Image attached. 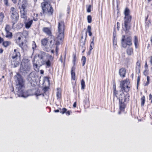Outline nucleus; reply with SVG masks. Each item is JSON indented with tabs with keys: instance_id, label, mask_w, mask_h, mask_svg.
<instances>
[{
	"instance_id": "obj_48",
	"label": "nucleus",
	"mask_w": 152,
	"mask_h": 152,
	"mask_svg": "<svg viewBox=\"0 0 152 152\" xmlns=\"http://www.w3.org/2000/svg\"><path fill=\"white\" fill-rule=\"evenodd\" d=\"M91 50H92L89 49V50L88 51L87 53V55H88L89 56L91 54Z\"/></svg>"
},
{
	"instance_id": "obj_61",
	"label": "nucleus",
	"mask_w": 152,
	"mask_h": 152,
	"mask_svg": "<svg viewBox=\"0 0 152 152\" xmlns=\"http://www.w3.org/2000/svg\"><path fill=\"white\" fill-rule=\"evenodd\" d=\"M18 25H20V26L21 27H22L23 26V24L21 23H18Z\"/></svg>"
},
{
	"instance_id": "obj_46",
	"label": "nucleus",
	"mask_w": 152,
	"mask_h": 152,
	"mask_svg": "<svg viewBox=\"0 0 152 152\" xmlns=\"http://www.w3.org/2000/svg\"><path fill=\"white\" fill-rule=\"evenodd\" d=\"M4 41V39L0 37V44L1 43H3Z\"/></svg>"
},
{
	"instance_id": "obj_29",
	"label": "nucleus",
	"mask_w": 152,
	"mask_h": 152,
	"mask_svg": "<svg viewBox=\"0 0 152 152\" xmlns=\"http://www.w3.org/2000/svg\"><path fill=\"white\" fill-rule=\"evenodd\" d=\"M91 26H90L88 25L87 27V31L89 33V35L90 36H91L92 35V33L91 31Z\"/></svg>"
},
{
	"instance_id": "obj_5",
	"label": "nucleus",
	"mask_w": 152,
	"mask_h": 152,
	"mask_svg": "<svg viewBox=\"0 0 152 152\" xmlns=\"http://www.w3.org/2000/svg\"><path fill=\"white\" fill-rule=\"evenodd\" d=\"M124 14V25L126 31H128L131 28V22L132 19V16L130 15V10L129 8H125Z\"/></svg>"
},
{
	"instance_id": "obj_24",
	"label": "nucleus",
	"mask_w": 152,
	"mask_h": 152,
	"mask_svg": "<svg viewBox=\"0 0 152 152\" xmlns=\"http://www.w3.org/2000/svg\"><path fill=\"white\" fill-rule=\"evenodd\" d=\"M6 37L10 39H11L13 36L12 32H10V31H6Z\"/></svg>"
},
{
	"instance_id": "obj_47",
	"label": "nucleus",
	"mask_w": 152,
	"mask_h": 152,
	"mask_svg": "<svg viewBox=\"0 0 152 152\" xmlns=\"http://www.w3.org/2000/svg\"><path fill=\"white\" fill-rule=\"evenodd\" d=\"M149 99L150 100L151 99V102L152 103V95L151 94L149 95Z\"/></svg>"
},
{
	"instance_id": "obj_63",
	"label": "nucleus",
	"mask_w": 152,
	"mask_h": 152,
	"mask_svg": "<svg viewBox=\"0 0 152 152\" xmlns=\"http://www.w3.org/2000/svg\"><path fill=\"white\" fill-rule=\"evenodd\" d=\"M51 52L52 53H53L54 52V50H51Z\"/></svg>"
},
{
	"instance_id": "obj_28",
	"label": "nucleus",
	"mask_w": 152,
	"mask_h": 152,
	"mask_svg": "<svg viewBox=\"0 0 152 152\" xmlns=\"http://www.w3.org/2000/svg\"><path fill=\"white\" fill-rule=\"evenodd\" d=\"M49 89H50V88L48 87L45 86V87H44L43 89V90L44 91V92L42 94V95L43 96H44L45 94H46V93H45L47 91H48Z\"/></svg>"
},
{
	"instance_id": "obj_17",
	"label": "nucleus",
	"mask_w": 152,
	"mask_h": 152,
	"mask_svg": "<svg viewBox=\"0 0 152 152\" xmlns=\"http://www.w3.org/2000/svg\"><path fill=\"white\" fill-rule=\"evenodd\" d=\"M27 10H21L20 11L21 17L25 20H26L27 18Z\"/></svg>"
},
{
	"instance_id": "obj_26",
	"label": "nucleus",
	"mask_w": 152,
	"mask_h": 152,
	"mask_svg": "<svg viewBox=\"0 0 152 152\" xmlns=\"http://www.w3.org/2000/svg\"><path fill=\"white\" fill-rule=\"evenodd\" d=\"M4 18V13L2 12H1L0 13V25L2 24Z\"/></svg>"
},
{
	"instance_id": "obj_14",
	"label": "nucleus",
	"mask_w": 152,
	"mask_h": 152,
	"mask_svg": "<svg viewBox=\"0 0 152 152\" xmlns=\"http://www.w3.org/2000/svg\"><path fill=\"white\" fill-rule=\"evenodd\" d=\"M126 72V70L124 68H121L119 70V74L120 77L122 78H124L125 77Z\"/></svg>"
},
{
	"instance_id": "obj_19",
	"label": "nucleus",
	"mask_w": 152,
	"mask_h": 152,
	"mask_svg": "<svg viewBox=\"0 0 152 152\" xmlns=\"http://www.w3.org/2000/svg\"><path fill=\"white\" fill-rule=\"evenodd\" d=\"M134 42L135 45V48L137 49L139 45V42L137 37L135 36L134 37Z\"/></svg>"
},
{
	"instance_id": "obj_21",
	"label": "nucleus",
	"mask_w": 152,
	"mask_h": 152,
	"mask_svg": "<svg viewBox=\"0 0 152 152\" xmlns=\"http://www.w3.org/2000/svg\"><path fill=\"white\" fill-rule=\"evenodd\" d=\"M11 42L10 41H4L2 43V45L5 48H7L11 45Z\"/></svg>"
},
{
	"instance_id": "obj_12",
	"label": "nucleus",
	"mask_w": 152,
	"mask_h": 152,
	"mask_svg": "<svg viewBox=\"0 0 152 152\" xmlns=\"http://www.w3.org/2000/svg\"><path fill=\"white\" fill-rule=\"evenodd\" d=\"M18 4L21 10H27L26 8L28 4L26 0H19Z\"/></svg>"
},
{
	"instance_id": "obj_41",
	"label": "nucleus",
	"mask_w": 152,
	"mask_h": 152,
	"mask_svg": "<svg viewBox=\"0 0 152 152\" xmlns=\"http://www.w3.org/2000/svg\"><path fill=\"white\" fill-rule=\"evenodd\" d=\"M44 1L42 2H46L47 4L51 3L52 2V0H43Z\"/></svg>"
},
{
	"instance_id": "obj_8",
	"label": "nucleus",
	"mask_w": 152,
	"mask_h": 152,
	"mask_svg": "<svg viewBox=\"0 0 152 152\" xmlns=\"http://www.w3.org/2000/svg\"><path fill=\"white\" fill-rule=\"evenodd\" d=\"M121 45L123 47L126 48L127 45L131 46L132 45V37L128 36L126 38L125 37V36L123 35L121 40Z\"/></svg>"
},
{
	"instance_id": "obj_44",
	"label": "nucleus",
	"mask_w": 152,
	"mask_h": 152,
	"mask_svg": "<svg viewBox=\"0 0 152 152\" xmlns=\"http://www.w3.org/2000/svg\"><path fill=\"white\" fill-rule=\"evenodd\" d=\"M140 76H138L137 77V85H138L140 81Z\"/></svg>"
},
{
	"instance_id": "obj_37",
	"label": "nucleus",
	"mask_w": 152,
	"mask_h": 152,
	"mask_svg": "<svg viewBox=\"0 0 152 152\" xmlns=\"http://www.w3.org/2000/svg\"><path fill=\"white\" fill-rule=\"evenodd\" d=\"M94 43H92V42H91L90 45V47H89V49L92 50L94 47Z\"/></svg>"
},
{
	"instance_id": "obj_1",
	"label": "nucleus",
	"mask_w": 152,
	"mask_h": 152,
	"mask_svg": "<svg viewBox=\"0 0 152 152\" xmlns=\"http://www.w3.org/2000/svg\"><path fill=\"white\" fill-rule=\"evenodd\" d=\"M113 97L114 98L116 97L118 98L120 110L121 112H124V111L127 104L129 101L130 96L129 92L131 87L130 81L129 80L127 79L121 81L120 87L121 90L122 92L119 95L118 97L117 96L118 91L116 90L115 83L113 84Z\"/></svg>"
},
{
	"instance_id": "obj_7",
	"label": "nucleus",
	"mask_w": 152,
	"mask_h": 152,
	"mask_svg": "<svg viewBox=\"0 0 152 152\" xmlns=\"http://www.w3.org/2000/svg\"><path fill=\"white\" fill-rule=\"evenodd\" d=\"M50 4L46 2H42L41 4L43 13L47 14L49 16L52 15L53 12V9Z\"/></svg>"
},
{
	"instance_id": "obj_25",
	"label": "nucleus",
	"mask_w": 152,
	"mask_h": 152,
	"mask_svg": "<svg viewBox=\"0 0 152 152\" xmlns=\"http://www.w3.org/2000/svg\"><path fill=\"white\" fill-rule=\"evenodd\" d=\"M113 47L115 48H116L117 47V41L116 39L115 36H114L113 37Z\"/></svg>"
},
{
	"instance_id": "obj_36",
	"label": "nucleus",
	"mask_w": 152,
	"mask_h": 152,
	"mask_svg": "<svg viewBox=\"0 0 152 152\" xmlns=\"http://www.w3.org/2000/svg\"><path fill=\"white\" fill-rule=\"evenodd\" d=\"M145 27L147 28H148L149 25L151 24V22L150 20H148V21H147L145 22Z\"/></svg>"
},
{
	"instance_id": "obj_30",
	"label": "nucleus",
	"mask_w": 152,
	"mask_h": 152,
	"mask_svg": "<svg viewBox=\"0 0 152 152\" xmlns=\"http://www.w3.org/2000/svg\"><path fill=\"white\" fill-rule=\"evenodd\" d=\"M81 89H84L85 88V84L84 80L82 79L81 80Z\"/></svg>"
},
{
	"instance_id": "obj_57",
	"label": "nucleus",
	"mask_w": 152,
	"mask_h": 152,
	"mask_svg": "<svg viewBox=\"0 0 152 152\" xmlns=\"http://www.w3.org/2000/svg\"><path fill=\"white\" fill-rule=\"evenodd\" d=\"M147 80L148 81H149H149H150V77L149 76H147Z\"/></svg>"
},
{
	"instance_id": "obj_56",
	"label": "nucleus",
	"mask_w": 152,
	"mask_h": 152,
	"mask_svg": "<svg viewBox=\"0 0 152 152\" xmlns=\"http://www.w3.org/2000/svg\"><path fill=\"white\" fill-rule=\"evenodd\" d=\"M54 112L55 113H58L60 111L59 110H54Z\"/></svg>"
},
{
	"instance_id": "obj_43",
	"label": "nucleus",
	"mask_w": 152,
	"mask_h": 152,
	"mask_svg": "<svg viewBox=\"0 0 152 152\" xmlns=\"http://www.w3.org/2000/svg\"><path fill=\"white\" fill-rule=\"evenodd\" d=\"M70 112L72 113V112L71 111L68 110V111H66V115H69L70 114Z\"/></svg>"
},
{
	"instance_id": "obj_59",
	"label": "nucleus",
	"mask_w": 152,
	"mask_h": 152,
	"mask_svg": "<svg viewBox=\"0 0 152 152\" xmlns=\"http://www.w3.org/2000/svg\"><path fill=\"white\" fill-rule=\"evenodd\" d=\"M3 51V50L1 48L0 49V54L2 53Z\"/></svg>"
},
{
	"instance_id": "obj_3",
	"label": "nucleus",
	"mask_w": 152,
	"mask_h": 152,
	"mask_svg": "<svg viewBox=\"0 0 152 152\" xmlns=\"http://www.w3.org/2000/svg\"><path fill=\"white\" fill-rule=\"evenodd\" d=\"M28 35V32L26 31H23L22 32H18L15 34V41L22 49H23L27 41L25 39L23 40L22 39H23V37L26 38Z\"/></svg>"
},
{
	"instance_id": "obj_11",
	"label": "nucleus",
	"mask_w": 152,
	"mask_h": 152,
	"mask_svg": "<svg viewBox=\"0 0 152 152\" xmlns=\"http://www.w3.org/2000/svg\"><path fill=\"white\" fill-rule=\"evenodd\" d=\"M21 69L23 72L27 73L30 70L31 66L28 63H22Z\"/></svg>"
},
{
	"instance_id": "obj_34",
	"label": "nucleus",
	"mask_w": 152,
	"mask_h": 152,
	"mask_svg": "<svg viewBox=\"0 0 152 152\" xmlns=\"http://www.w3.org/2000/svg\"><path fill=\"white\" fill-rule=\"evenodd\" d=\"M88 22L89 23H90L92 22V17L91 15H88L87 16Z\"/></svg>"
},
{
	"instance_id": "obj_31",
	"label": "nucleus",
	"mask_w": 152,
	"mask_h": 152,
	"mask_svg": "<svg viewBox=\"0 0 152 152\" xmlns=\"http://www.w3.org/2000/svg\"><path fill=\"white\" fill-rule=\"evenodd\" d=\"M81 61L82 62V66H83L85 65L86 61V58L85 56H82L81 59Z\"/></svg>"
},
{
	"instance_id": "obj_51",
	"label": "nucleus",
	"mask_w": 152,
	"mask_h": 152,
	"mask_svg": "<svg viewBox=\"0 0 152 152\" xmlns=\"http://www.w3.org/2000/svg\"><path fill=\"white\" fill-rule=\"evenodd\" d=\"M76 105H77V102H75L74 103V104H73V107L74 108H75L76 107Z\"/></svg>"
},
{
	"instance_id": "obj_62",
	"label": "nucleus",
	"mask_w": 152,
	"mask_h": 152,
	"mask_svg": "<svg viewBox=\"0 0 152 152\" xmlns=\"http://www.w3.org/2000/svg\"><path fill=\"white\" fill-rule=\"evenodd\" d=\"M41 54L42 55H45L46 53H45L44 52H41Z\"/></svg>"
},
{
	"instance_id": "obj_20",
	"label": "nucleus",
	"mask_w": 152,
	"mask_h": 152,
	"mask_svg": "<svg viewBox=\"0 0 152 152\" xmlns=\"http://www.w3.org/2000/svg\"><path fill=\"white\" fill-rule=\"evenodd\" d=\"M56 96L57 99H61V88H58L57 89Z\"/></svg>"
},
{
	"instance_id": "obj_55",
	"label": "nucleus",
	"mask_w": 152,
	"mask_h": 152,
	"mask_svg": "<svg viewBox=\"0 0 152 152\" xmlns=\"http://www.w3.org/2000/svg\"><path fill=\"white\" fill-rule=\"evenodd\" d=\"M150 62L151 64L152 65V56L150 57Z\"/></svg>"
},
{
	"instance_id": "obj_4",
	"label": "nucleus",
	"mask_w": 152,
	"mask_h": 152,
	"mask_svg": "<svg viewBox=\"0 0 152 152\" xmlns=\"http://www.w3.org/2000/svg\"><path fill=\"white\" fill-rule=\"evenodd\" d=\"M65 25L63 20L59 19L58 22V32L56 33V37L61 40H64Z\"/></svg>"
},
{
	"instance_id": "obj_32",
	"label": "nucleus",
	"mask_w": 152,
	"mask_h": 152,
	"mask_svg": "<svg viewBox=\"0 0 152 152\" xmlns=\"http://www.w3.org/2000/svg\"><path fill=\"white\" fill-rule=\"evenodd\" d=\"M11 30V28L9 25H6L5 27V31H10Z\"/></svg>"
},
{
	"instance_id": "obj_40",
	"label": "nucleus",
	"mask_w": 152,
	"mask_h": 152,
	"mask_svg": "<svg viewBox=\"0 0 152 152\" xmlns=\"http://www.w3.org/2000/svg\"><path fill=\"white\" fill-rule=\"evenodd\" d=\"M38 15L37 14H36V16L35 17H34L33 18V20L34 21H37L38 20Z\"/></svg>"
},
{
	"instance_id": "obj_45",
	"label": "nucleus",
	"mask_w": 152,
	"mask_h": 152,
	"mask_svg": "<svg viewBox=\"0 0 152 152\" xmlns=\"http://www.w3.org/2000/svg\"><path fill=\"white\" fill-rule=\"evenodd\" d=\"M117 30H119V28L120 26V23L119 22H117Z\"/></svg>"
},
{
	"instance_id": "obj_16",
	"label": "nucleus",
	"mask_w": 152,
	"mask_h": 152,
	"mask_svg": "<svg viewBox=\"0 0 152 152\" xmlns=\"http://www.w3.org/2000/svg\"><path fill=\"white\" fill-rule=\"evenodd\" d=\"M64 40H61L55 38L54 39V44L56 45V51H58L59 50L58 46L60 45V42H62Z\"/></svg>"
},
{
	"instance_id": "obj_39",
	"label": "nucleus",
	"mask_w": 152,
	"mask_h": 152,
	"mask_svg": "<svg viewBox=\"0 0 152 152\" xmlns=\"http://www.w3.org/2000/svg\"><path fill=\"white\" fill-rule=\"evenodd\" d=\"M33 66L34 69L35 70H39V69L38 68V65L37 64H33Z\"/></svg>"
},
{
	"instance_id": "obj_23",
	"label": "nucleus",
	"mask_w": 152,
	"mask_h": 152,
	"mask_svg": "<svg viewBox=\"0 0 152 152\" xmlns=\"http://www.w3.org/2000/svg\"><path fill=\"white\" fill-rule=\"evenodd\" d=\"M33 20H31L28 22L25 23V27L26 28H29L33 23Z\"/></svg>"
},
{
	"instance_id": "obj_38",
	"label": "nucleus",
	"mask_w": 152,
	"mask_h": 152,
	"mask_svg": "<svg viewBox=\"0 0 152 152\" xmlns=\"http://www.w3.org/2000/svg\"><path fill=\"white\" fill-rule=\"evenodd\" d=\"M92 6H91V5H89L88 6L87 9V12H91V8Z\"/></svg>"
},
{
	"instance_id": "obj_35",
	"label": "nucleus",
	"mask_w": 152,
	"mask_h": 152,
	"mask_svg": "<svg viewBox=\"0 0 152 152\" xmlns=\"http://www.w3.org/2000/svg\"><path fill=\"white\" fill-rule=\"evenodd\" d=\"M136 68L139 69L140 68V63L139 61H137L136 64Z\"/></svg>"
},
{
	"instance_id": "obj_9",
	"label": "nucleus",
	"mask_w": 152,
	"mask_h": 152,
	"mask_svg": "<svg viewBox=\"0 0 152 152\" xmlns=\"http://www.w3.org/2000/svg\"><path fill=\"white\" fill-rule=\"evenodd\" d=\"M54 56H52L49 54H47L46 55V58L44 62L47 67H50L53 65L54 63Z\"/></svg>"
},
{
	"instance_id": "obj_2",
	"label": "nucleus",
	"mask_w": 152,
	"mask_h": 152,
	"mask_svg": "<svg viewBox=\"0 0 152 152\" xmlns=\"http://www.w3.org/2000/svg\"><path fill=\"white\" fill-rule=\"evenodd\" d=\"M16 80V88L18 89V93L21 96H24V89L25 88V81L23 79L21 75L19 73H17L15 76Z\"/></svg>"
},
{
	"instance_id": "obj_58",
	"label": "nucleus",
	"mask_w": 152,
	"mask_h": 152,
	"mask_svg": "<svg viewBox=\"0 0 152 152\" xmlns=\"http://www.w3.org/2000/svg\"><path fill=\"white\" fill-rule=\"evenodd\" d=\"M38 56L39 57L40 59H42L43 58V57L42 56V55L41 56H40L39 55Z\"/></svg>"
},
{
	"instance_id": "obj_49",
	"label": "nucleus",
	"mask_w": 152,
	"mask_h": 152,
	"mask_svg": "<svg viewBox=\"0 0 152 152\" xmlns=\"http://www.w3.org/2000/svg\"><path fill=\"white\" fill-rule=\"evenodd\" d=\"M4 1L5 4L8 5V0H4Z\"/></svg>"
},
{
	"instance_id": "obj_15",
	"label": "nucleus",
	"mask_w": 152,
	"mask_h": 152,
	"mask_svg": "<svg viewBox=\"0 0 152 152\" xmlns=\"http://www.w3.org/2000/svg\"><path fill=\"white\" fill-rule=\"evenodd\" d=\"M126 53L127 55L130 56L134 54V49L132 47L129 46L126 49Z\"/></svg>"
},
{
	"instance_id": "obj_13",
	"label": "nucleus",
	"mask_w": 152,
	"mask_h": 152,
	"mask_svg": "<svg viewBox=\"0 0 152 152\" xmlns=\"http://www.w3.org/2000/svg\"><path fill=\"white\" fill-rule=\"evenodd\" d=\"M42 31L43 32L49 37H51L52 35L51 28L44 27L42 28Z\"/></svg>"
},
{
	"instance_id": "obj_18",
	"label": "nucleus",
	"mask_w": 152,
	"mask_h": 152,
	"mask_svg": "<svg viewBox=\"0 0 152 152\" xmlns=\"http://www.w3.org/2000/svg\"><path fill=\"white\" fill-rule=\"evenodd\" d=\"M48 42V39L47 38H45L41 40L42 45L45 47L47 46Z\"/></svg>"
},
{
	"instance_id": "obj_27",
	"label": "nucleus",
	"mask_w": 152,
	"mask_h": 152,
	"mask_svg": "<svg viewBox=\"0 0 152 152\" xmlns=\"http://www.w3.org/2000/svg\"><path fill=\"white\" fill-rule=\"evenodd\" d=\"M141 106H143L145 102V97L144 96H143L141 98Z\"/></svg>"
},
{
	"instance_id": "obj_60",
	"label": "nucleus",
	"mask_w": 152,
	"mask_h": 152,
	"mask_svg": "<svg viewBox=\"0 0 152 152\" xmlns=\"http://www.w3.org/2000/svg\"><path fill=\"white\" fill-rule=\"evenodd\" d=\"M40 73L41 74H44V71L43 70H41L40 71Z\"/></svg>"
},
{
	"instance_id": "obj_64",
	"label": "nucleus",
	"mask_w": 152,
	"mask_h": 152,
	"mask_svg": "<svg viewBox=\"0 0 152 152\" xmlns=\"http://www.w3.org/2000/svg\"><path fill=\"white\" fill-rule=\"evenodd\" d=\"M150 41L152 43V35L151 37Z\"/></svg>"
},
{
	"instance_id": "obj_10",
	"label": "nucleus",
	"mask_w": 152,
	"mask_h": 152,
	"mask_svg": "<svg viewBox=\"0 0 152 152\" xmlns=\"http://www.w3.org/2000/svg\"><path fill=\"white\" fill-rule=\"evenodd\" d=\"M77 60L76 54H73V60L72 61L73 64V66L72 67L71 70V78L72 79L75 80L76 79L75 76V62Z\"/></svg>"
},
{
	"instance_id": "obj_42",
	"label": "nucleus",
	"mask_w": 152,
	"mask_h": 152,
	"mask_svg": "<svg viewBox=\"0 0 152 152\" xmlns=\"http://www.w3.org/2000/svg\"><path fill=\"white\" fill-rule=\"evenodd\" d=\"M33 49H35L37 47L36 44L35 42H33V44L32 45Z\"/></svg>"
},
{
	"instance_id": "obj_22",
	"label": "nucleus",
	"mask_w": 152,
	"mask_h": 152,
	"mask_svg": "<svg viewBox=\"0 0 152 152\" xmlns=\"http://www.w3.org/2000/svg\"><path fill=\"white\" fill-rule=\"evenodd\" d=\"M20 53L19 52L17 51L16 49H14V52L12 54V58L14 59L16 58L18 56V55H20Z\"/></svg>"
},
{
	"instance_id": "obj_53",
	"label": "nucleus",
	"mask_w": 152,
	"mask_h": 152,
	"mask_svg": "<svg viewBox=\"0 0 152 152\" xmlns=\"http://www.w3.org/2000/svg\"><path fill=\"white\" fill-rule=\"evenodd\" d=\"M95 39V37L94 36L92 39V41L91 42L94 43V40Z\"/></svg>"
},
{
	"instance_id": "obj_6",
	"label": "nucleus",
	"mask_w": 152,
	"mask_h": 152,
	"mask_svg": "<svg viewBox=\"0 0 152 152\" xmlns=\"http://www.w3.org/2000/svg\"><path fill=\"white\" fill-rule=\"evenodd\" d=\"M10 12L11 14V23H12V27L13 28L14 27L15 24L19 20V15L17 11L14 7L11 8Z\"/></svg>"
},
{
	"instance_id": "obj_33",
	"label": "nucleus",
	"mask_w": 152,
	"mask_h": 152,
	"mask_svg": "<svg viewBox=\"0 0 152 152\" xmlns=\"http://www.w3.org/2000/svg\"><path fill=\"white\" fill-rule=\"evenodd\" d=\"M60 109L61 110L60 112L62 114L65 113L66 111L67 110V109L65 108H63L61 110V108H60Z\"/></svg>"
},
{
	"instance_id": "obj_50",
	"label": "nucleus",
	"mask_w": 152,
	"mask_h": 152,
	"mask_svg": "<svg viewBox=\"0 0 152 152\" xmlns=\"http://www.w3.org/2000/svg\"><path fill=\"white\" fill-rule=\"evenodd\" d=\"M145 69H147L148 68V65L147 64V62H145Z\"/></svg>"
},
{
	"instance_id": "obj_54",
	"label": "nucleus",
	"mask_w": 152,
	"mask_h": 152,
	"mask_svg": "<svg viewBox=\"0 0 152 152\" xmlns=\"http://www.w3.org/2000/svg\"><path fill=\"white\" fill-rule=\"evenodd\" d=\"M149 83V82L147 81V82L145 84V86H148Z\"/></svg>"
},
{
	"instance_id": "obj_52",
	"label": "nucleus",
	"mask_w": 152,
	"mask_h": 152,
	"mask_svg": "<svg viewBox=\"0 0 152 152\" xmlns=\"http://www.w3.org/2000/svg\"><path fill=\"white\" fill-rule=\"evenodd\" d=\"M148 17H149V15H147V16L146 17H145V22L147 21V20H148Z\"/></svg>"
}]
</instances>
